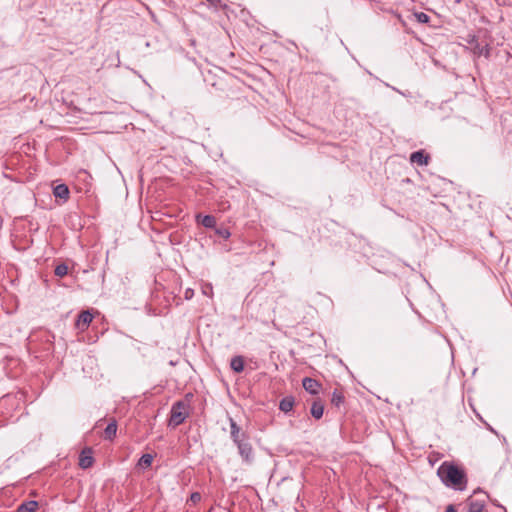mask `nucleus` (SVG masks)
<instances>
[{
	"mask_svg": "<svg viewBox=\"0 0 512 512\" xmlns=\"http://www.w3.org/2000/svg\"><path fill=\"white\" fill-rule=\"evenodd\" d=\"M437 476L447 488L455 491L467 489L468 476L465 469L452 461H444L437 469Z\"/></svg>",
	"mask_w": 512,
	"mask_h": 512,
	"instance_id": "nucleus-1",
	"label": "nucleus"
},
{
	"mask_svg": "<svg viewBox=\"0 0 512 512\" xmlns=\"http://www.w3.org/2000/svg\"><path fill=\"white\" fill-rule=\"evenodd\" d=\"M193 394L186 395L185 400H179L172 405L170 412L169 425L177 427L181 425L189 415L188 399L192 398Z\"/></svg>",
	"mask_w": 512,
	"mask_h": 512,
	"instance_id": "nucleus-2",
	"label": "nucleus"
},
{
	"mask_svg": "<svg viewBox=\"0 0 512 512\" xmlns=\"http://www.w3.org/2000/svg\"><path fill=\"white\" fill-rule=\"evenodd\" d=\"M249 440L250 438L248 437L235 444L242 460L246 463H251L254 459L253 447Z\"/></svg>",
	"mask_w": 512,
	"mask_h": 512,
	"instance_id": "nucleus-3",
	"label": "nucleus"
},
{
	"mask_svg": "<svg viewBox=\"0 0 512 512\" xmlns=\"http://www.w3.org/2000/svg\"><path fill=\"white\" fill-rule=\"evenodd\" d=\"M78 464L82 469H88L93 466L94 458L92 448L86 447L81 451Z\"/></svg>",
	"mask_w": 512,
	"mask_h": 512,
	"instance_id": "nucleus-4",
	"label": "nucleus"
},
{
	"mask_svg": "<svg viewBox=\"0 0 512 512\" xmlns=\"http://www.w3.org/2000/svg\"><path fill=\"white\" fill-rule=\"evenodd\" d=\"M92 320L93 315L90 313V311L84 310L78 315L75 326L78 330L85 331L89 327Z\"/></svg>",
	"mask_w": 512,
	"mask_h": 512,
	"instance_id": "nucleus-5",
	"label": "nucleus"
},
{
	"mask_svg": "<svg viewBox=\"0 0 512 512\" xmlns=\"http://www.w3.org/2000/svg\"><path fill=\"white\" fill-rule=\"evenodd\" d=\"M302 386L305 389V391L311 395H318L322 387L319 381L310 377H305L302 380Z\"/></svg>",
	"mask_w": 512,
	"mask_h": 512,
	"instance_id": "nucleus-6",
	"label": "nucleus"
},
{
	"mask_svg": "<svg viewBox=\"0 0 512 512\" xmlns=\"http://www.w3.org/2000/svg\"><path fill=\"white\" fill-rule=\"evenodd\" d=\"M410 162L423 166L428 165L430 162V155L425 153L424 150H418L410 154Z\"/></svg>",
	"mask_w": 512,
	"mask_h": 512,
	"instance_id": "nucleus-7",
	"label": "nucleus"
},
{
	"mask_svg": "<svg viewBox=\"0 0 512 512\" xmlns=\"http://www.w3.org/2000/svg\"><path fill=\"white\" fill-rule=\"evenodd\" d=\"M468 512H483L485 509V500L474 499L472 496L465 501Z\"/></svg>",
	"mask_w": 512,
	"mask_h": 512,
	"instance_id": "nucleus-8",
	"label": "nucleus"
},
{
	"mask_svg": "<svg viewBox=\"0 0 512 512\" xmlns=\"http://www.w3.org/2000/svg\"><path fill=\"white\" fill-rule=\"evenodd\" d=\"M310 413H311L312 417L317 420L322 418L323 413H324V404L321 399L317 398L312 402V405L310 408Z\"/></svg>",
	"mask_w": 512,
	"mask_h": 512,
	"instance_id": "nucleus-9",
	"label": "nucleus"
},
{
	"mask_svg": "<svg viewBox=\"0 0 512 512\" xmlns=\"http://www.w3.org/2000/svg\"><path fill=\"white\" fill-rule=\"evenodd\" d=\"M53 195L55 198L62 199L64 202H66L70 195L68 186L66 184H59L55 186L53 189Z\"/></svg>",
	"mask_w": 512,
	"mask_h": 512,
	"instance_id": "nucleus-10",
	"label": "nucleus"
},
{
	"mask_svg": "<svg viewBox=\"0 0 512 512\" xmlns=\"http://www.w3.org/2000/svg\"><path fill=\"white\" fill-rule=\"evenodd\" d=\"M345 402V396H344V391L343 389H339V388H336L334 389V391L332 392V396H331V404L336 407V408H340Z\"/></svg>",
	"mask_w": 512,
	"mask_h": 512,
	"instance_id": "nucleus-11",
	"label": "nucleus"
},
{
	"mask_svg": "<svg viewBox=\"0 0 512 512\" xmlns=\"http://www.w3.org/2000/svg\"><path fill=\"white\" fill-rule=\"evenodd\" d=\"M469 43H470L475 55H477V56L485 55L486 57L489 56L490 51H489L488 45L479 44L475 38H473Z\"/></svg>",
	"mask_w": 512,
	"mask_h": 512,
	"instance_id": "nucleus-12",
	"label": "nucleus"
},
{
	"mask_svg": "<svg viewBox=\"0 0 512 512\" xmlns=\"http://www.w3.org/2000/svg\"><path fill=\"white\" fill-rule=\"evenodd\" d=\"M294 404H295L294 397L286 396L281 399V401L279 403V409L284 413H288V412L292 411Z\"/></svg>",
	"mask_w": 512,
	"mask_h": 512,
	"instance_id": "nucleus-13",
	"label": "nucleus"
},
{
	"mask_svg": "<svg viewBox=\"0 0 512 512\" xmlns=\"http://www.w3.org/2000/svg\"><path fill=\"white\" fill-rule=\"evenodd\" d=\"M196 220L201 223L205 228H214L216 226V219L212 215L202 216L201 214L196 215Z\"/></svg>",
	"mask_w": 512,
	"mask_h": 512,
	"instance_id": "nucleus-14",
	"label": "nucleus"
},
{
	"mask_svg": "<svg viewBox=\"0 0 512 512\" xmlns=\"http://www.w3.org/2000/svg\"><path fill=\"white\" fill-rule=\"evenodd\" d=\"M117 433V422L112 420L104 430L103 438L105 440H113Z\"/></svg>",
	"mask_w": 512,
	"mask_h": 512,
	"instance_id": "nucleus-15",
	"label": "nucleus"
},
{
	"mask_svg": "<svg viewBox=\"0 0 512 512\" xmlns=\"http://www.w3.org/2000/svg\"><path fill=\"white\" fill-rule=\"evenodd\" d=\"M231 369L236 373L244 370V358L242 356H234L230 362Z\"/></svg>",
	"mask_w": 512,
	"mask_h": 512,
	"instance_id": "nucleus-16",
	"label": "nucleus"
},
{
	"mask_svg": "<svg viewBox=\"0 0 512 512\" xmlns=\"http://www.w3.org/2000/svg\"><path fill=\"white\" fill-rule=\"evenodd\" d=\"M38 508V502L34 500L25 501L17 508V512H35Z\"/></svg>",
	"mask_w": 512,
	"mask_h": 512,
	"instance_id": "nucleus-17",
	"label": "nucleus"
},
{
	"mask_svg": "<svg viewBox=\"0 0 512 512\" xmlns=\"http://www.w3.org/2000/svg\"><path fill=\"white\" fill-rule=\"evenodd\" d=\"M153 462V455L152 454H143L140 459L138 460L137 466L141 468H149L152 465Z\"/></svg>",
	"mask_w": 512,
	"mask_h": 512,
	"instance_id": "nucleus-18",
	"label": "nucleus"
},
{
	"mask_svg": "<svg viewBox=\"0 0 512 512\" xmlns=\"http://www.w3.org/2000/svg\"><path fill=\"white\" fill-rule=\"evenodd\" d=\"M54 273L58 277H64L68 273V266L64 263H61L55 267Z\"/></svg>",
	"mask_w": 512,
	"mask_h": 512,
	"instance_id": "nucleus-19",
	"label": "nucleus"
},
{
	"mask_svg": "<svg viewBox=\"0 0 512 512\" xmlns=\"http://www.w3.org/2000/svg\"><path fill=\"white\" fill-rule=\"evenodd\" d=\"M249 435L246 433V432H243V431H237L236 433L234 434H231V438L234 442V444H237L238 442H240L241 440H244L246 438H248Z\"/></svg>",
	"mask_w": 512,
	"mask_h": 512,
	"instance_id": "nucleus-20",
	"label": "nucleus"
},
{
	"mask_svg": "<svg viewBox=\"0 0 512 512\" xmlns=\"http://www.w3.org/2000/svg\"><path fill=\"white\" fill-rule=\"evenodd\" d=\"M215 233L223 239H228L231 235L230 231L225 227L216 228Z\"/></svg>",
	"mask_w": 512,
	"mask_h": 512,
	"instance_id": "nucleus-21",
	"label": "nucleus"
},
{
	"mask_svg": "<svg viewBox=\"0 0 512 512\" xmlns=\"http://www.w3.org/2000/svg\"><path fill=\"white\" fill-rule=\"evenodd\" d=\"M206 1L209 2V4L216 9H219V8L225 9L227 7L226 4H223L222 0H206Z\"/></svg>",
	"mask_w": 512,
	"mask_h": 512,
	"instance_id": "nucleus-22",
	"label": "nucleus"
},
{
	"mask_svg": "<svg viewBox=\"0 0 512 512\" xmlns=\"http://www.w3.org/2000/svg\"><path fill=\"white\" fill-rule=\"evenodd\" d=\"M201 494L199 492H193L190 495L189 502H191L193 505L198 504L201 501Z\"/></svg>",
	"mask_w": 512,
	"mask_h": 512,
	"instance_id": "nucleus-23",
	"label": "nucleus"
},
{
	"mask_svg": "<svg viewBox=\"0 0 512 512\" xmlns=\"http://www.w3.org/2000/svg\"><path fill=\"white\" fill-rule=\"evenodd\" d=\"M415 16L420 23H428L430 20V17L423 12L416 13Z\"/></svg>",
	"mask_w": 512,
	"mask_h": 512,
	"instance_id": "nucleus-24",
	"label": "nucleus"
},
{
	"mask_svg": "<svg viewBox=\"0 0 512 512\" xmlns=\"http://www.w3.org/2000/svg\"><path fill=\"white\" fill-rule=\"evenodd\" d=\"M230 422V435L236 433L237 431H240V427L237 425V423L234 421L233 418H229Z\"/></svg>",
	"mask_w": 512,
	"mask_h": 512,
	"instance_id": "nucleus-25",
	"label": "nucleus"
},
{
	"mask_svg": "<svg viewBox=\"0 0 512 512\" xmlns=\"http://www.w3.org/2000/svg\"><path fill=\"white\" fill-rule=\"evenodd\" d=\"M193 294H194V292H193V290H192V289H187V290L185 291V298H186V299H191V298H192V296H193Z\"/></svg>",
	"mask_w": 512,
	"mask_h": 512,
	"instance_id": "nucleus-26",
	"label": "nucleus"
},
{
	"mask_svg": "<svg viewBox=\"0 0 512 512\" xmlns=\"http://www.w3.org/2000/svg\"><path fill=\"white\" fill-rule=\"evenodd\" d=\"M203 293L205 295H210L212 294V286L211 285H208L206 288H203Z\"/></svg>",
	"mask_w": 512,
	"mask_h": 512,
	"instance_id": "nucleus-27",
	"label": "nucleus"
},
{
	"mask_svg": "<svg viewBox=\"0 0 512 512\" xmlns=\"http://www.w3.org/2000/svg\"><path fill=\"white\" fill-rule=\"evenodd\" d=\"M445 512H457L455 509V506L453 504H450L446 507Z\"/></svg>",
	"mask_w": 512,
	"mask_h": 512,
	"instance_id": "nucleus-28",
	"label": "nucleus"
},
{
	"mask_svg": "<svg viewBox=\"0 0 512 512\" xmlns=\"http://www.w3.org/2000/svg\"><path fill=\"white\" fill-rule=\"evenodd\" d=\"M478 492H481V489L478 488L477 490L474 491V494H477Z\"/></svg>",
	"mask_w": 512,
	"mask_h": 512,
	"instance_id": "nucleus-29",
	"label": "nucleus"
}]
</instances>
